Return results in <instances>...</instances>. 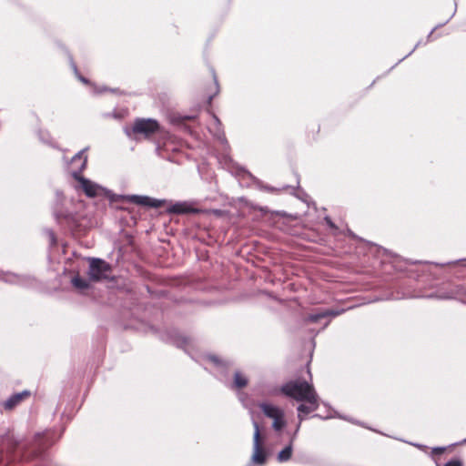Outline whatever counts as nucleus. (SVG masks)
Listing matches in <instances>:
<instances>
[{"label": "nucleus", "instance_id": "17", "mask_svg": "<svg viewBox=\"0 0 466 466\" xmlns=\"http://www.w3.org/2000/svg\"><path fill=\"white\" fill-rule=\"evenodd\" d=\"M444 466H463L461 460H451L448 461Z\"/></svg>", "mask_w": 466, "mask_h": 466}, {"label": "nucleus", "instance_id": "18", "mask_svg": "<svg viewBox=\"0 0 466 466\" xmlns=\"http://www.w3.org/2000/svg\"><path fill=\"white\" fill-rule=\"evenodd\" d=\"M79 79H80L83 83H87V80H86L85 77L79 76Z\"/></svg>", "mask_w": 466, "mask_h": 466}, {"label": "nucleus", "instance_id": "16", "mask_svg": "<svg viewBox=\"0 0 466 466\" xmlns=\"http://www.w3.org/2000/svg\"><path fill=\"white\" fill-rule=\"evenodd\" d=\"M339 314H340V311H329V310H326V311H323L319 314H317V315H311L309 317V319L311 321H316L318 320L320 318H325V317H328V316H338Z\"/></svg>", "mask_w": 466, "mask_h": 466}, {"label": "nucleus", "instance_id": "1", "mask_svg": "<svg viewBox=\"0 0 466 466\" xmlns=\"http://www.w3.org/2000/svg\"><path fill=\"white\" fill-rule=\"evenodd\" d=\"M281 390L298 401L312 402L318 397L313 386L306 381H289L282 386Z\"/></svg>", "mask_w": 466, "mask_h": 466}, {"label": "nucleus", "instance_id": "3", "mask_svg": "<svg viewBox=\"0 0 466 466\" xmlns=\"http://www.w3.org/2000/svg\"><path fill=\"white\" fill-rule=\"evenodd\" d=\"M259 407L267 417L273 420L272 427L275 431H280L286 426L282 409L269 403H261Z\"/></svg>", "mask_w": 466, "mask_h": 466}, {"label": "nucleus", "instance_id": "19", "mask_svg": "<svg viewBox=\"0 0 466 466\" xmlns=\"http://www.w3.org/2000/svg\"><path fill=\"white\" fill-rule=\"evenodd\" d=\"M211 360H212V361H214L215 363H217V362L218 361V359H217L216 357H212V358H211Z\"/></svg>", "mask_w": 466, "mask_h": 466}, {"label": "nucleus", "instance_id": "6", "mask_svg": "<svg viewBox=\"0 0 466 466\" xmlns=\"http://www.w3.org/2000/svg\"><path fill=\"white\" fill-rule=\"evenodd\" d=\"M76 179L80 184V188L87 197H96L99 195L103 190L102 187L83 177H79Z\"/></svg>", "mask_w": 466, "mask_h": 466}, {"label": "nucleus", "instance_id": "11", "mask_svg": "<svg viewBox=\"0 0 466 466\" xmlns=\"http://www.w3.org/2000/svg\"><path fill=\"white\" fill-rule=\"evenodd\" d=\"M170 212L176 213V214H186V213H191L196 212V209L192 208L187 203L181 202V203H176L170 208Z\"/></svg>", "mask_w": 466, "mask_h": 466}, {"label": "nucleus", "instance_id": "15", "mask_svg": "<svg viewBox=\"0 0 466 466\" xmlns=\"http://www.w3.org/2000/svg\"><path fill=\"white\" fill-rule=\"evenodd\" d=\"M220 122L219 119L216 116H212V123L209 125L210 132L214 133L216 136H219L220 134Z\"/></svg>", "mask_w": 466, "mask_h": 466}, {"label": "nucleus", "instance_id": "14", "mask_svg": "<svg viewBox=\"0 0 466 466\" xmlns=\"http://www.w3.org/2000/svg\"><path fill=\"white\" fill-rule=\"evenodd\" d=\"M248 384V380L239 372L235 373L234 385L237 388H243Z\"/></svg>", "mask_w": 466, "mask_h": 466}, {"label": "nucleus", "instance_id": "7", "mask_svg": "<svg viewBox=\"0 0 466 466\" xmlns=\"http://www.w3.org/2000/svg\"><path fill=\"white\" fill-rule=\"evenodd\" d=\"M71 165L72 174L76 179L77 177H80L78 173H80L86 167V156L85 155V150L78 152L72 158Z\"/></svg>", "mask_w": 466, "mask_h": 466}, {"label": "nucleus", "instance_id": "12", "mask_svg": "<svg viewBox=\"0 0 466 466\" xmlns=\"http://www.w3.org/2000/svg\"><path fill=\"white\" fill-rule=\"evenodd\" d=\"M72 284L76 289H79L80 291H84L87 289L89 287L88 281L78 276L72 279Z\"/></svg>", "mask_w": 466, "mask_h": 466}, {"label": "nucleus", "instance_id": "10", "mask_svg": "<svg viewBox=\"0 0 466 466\" xmlns=\"http://www.w3.org/2000/svg\"><path fill=\"white\" fill-rule=\"evenodd\" d=\"M318 406H319L318 397H315L314 401H312V402H305V404H300L298 407L299 420L301 421L303 420L301 413H304V414L310 413L311 411H314L315 410H317Z\"/></svg>", "mask_w": 466, "mask_h": 466}, {"label": "nucleus", "instance_id": "13", "mask_svg": "<svg viewBox=\"0 0 466 466\" xmlns=\"http://www.w3.org/2000/svg\"><path fill=\"white\" fill-rule=\"evenodd\" d=\"M292 455V446L291 444L287 446L285 449H283L278 454V461L279 462L287 461L290 459Z\"/></svg>", "mask_w": 466, "mask_h": 466}, {"label": "nucleus", "instance_id": "8", "mask_svg": "<svg viewBox=\"0 0 466 466\" xmlns=\"http://www.w3.org/2000/svg\"><path fill=\"white\" fill-rule=\"evenodd\" d=\"M126 198L133 203L142 205V206L155 207V208H158L161 206V201L153 199V198L146 197V196L132 195V196H127Z\"/></svg>", "mask_w": 466, "mask_h": 466}, {"label": "nucleus", "instance_id": "9", "mask_svg": "<svg viewBox=\"0 0 466 466\" xmlns=\"http://www.w3.org/2000/svg\"><path fill=\"white\" fill-rule=\"evenodd\" d=\"M30 395V392L25 390L23 392L17 393L10 397L6 401H5L4 406L7 410L13 409L17 403H19L25 398H27Z\"/></svg>", "mask_w": 466, "mask_h": 466}, {"label": "nucleus", "instance_id": "4", "mask_svg": "<svg viewBox=\"0 0 466 466\" xmlns=\"http://www.w3.org/2000/svg\"><path fill=\"white\" fill-rule=\"evenodd\" d=\"M111 268L108 263L99 258H92L90 260L88 275L92 280H101L107 279Z\"/></svg>", "mask_w": 466, "mask_h": 466}, {"label": "nucleus", "instance_id": "2", "mask_svg": "<svg viewBox=\"0 0 466 466\" xmlns=\"http://www.w3.org/2000/svg\"><path fill=\"white\" fill-rule=\"evenodd\" d=\"M254 435H253V453L251 461L258 465H263L266 462L267 454L263 449V440L260 435L259 425L253 420Z\"/></svg>", "mask_w": 466, "mask_h": 466}, {"label": "nucleus", "instance_id": "5", "mask_svg": "<svg viewBox=\"0 0 466 466\" xmlns=\"http://www.w3.org/2000/svg\"><path fill=\"white\" fill-rule=\"evenodd\" d=\"M158 129V123L154 119L147 118L136 120L132 131L136 135H143L145 137H147Z\"/></svg>", "mask_w": 466, "mask_h": 466}]
</instances>
